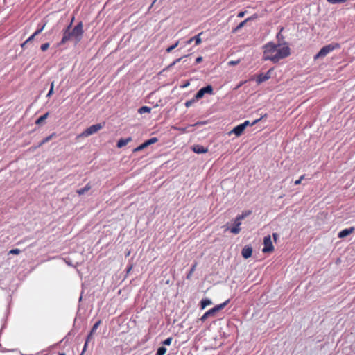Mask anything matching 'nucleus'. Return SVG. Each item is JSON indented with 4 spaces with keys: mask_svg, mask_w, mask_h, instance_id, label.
Here are the masks:
<instances>
[{
    "mask_svg": "<svg viewBox=\"0 0 355 355\" xmlns=\"http://www.w3.org/2000/svg\"><path fill=\"white\" fill-rule=\"evenodd\" d=\"M74 20L73 17L70 24L63 30V36L61 41L58 43L59 46L64 45L69 40H74L76 44L80 42L84 33L83 24L82 21H80L74 28L71 30L72 24Z\"/></svg>",
    "mask_w": 355,
    "mask_h": 355,
    "instance_id": "nucleus-1",
    "label": "nucleus"
},
{
    "mask_svg": "<svg viewBox=\"0 0 355 355\" xmlns=\"http://www.w3.org/2000/svg\"><path fill=\"white\" fill-rule=\"evenodd\" d=\"M105 125V123H100L97 124L92 125L85 129L83 132L78 135L76 137V139H80V138L87 137L90 135H92L99 130H101Z\"/></svg>",
    "mask_w": 355,
    "mask_h": 355,
    "instance_id": "nucleus-2",
    "label": "nucleus"
},
{
    "mask_svg": "<svg viewBox=\"0 0 355 355\" xmlns=\"http://www.w3.org/2000/svg\"><path fill=\"white\" fill-rule=\"evenodd\" d=\"M263 59L264 60H270L275 63V54L276 51V44L272 42H269L263 46Z\"/></svg>",
    "mask_w": 355,
    "mask_h": 355,
    "instance_id": "nucleus-3",
    "label": "nucleus"
},
{
    "mask_svg": "<svg viewBox=\"0 0 355 355\" xmlns=\"http://www.w3.org/2000/svg\"><path fill=\"white\" fill-rule=\"evenodd\" d=\"M338 48H340V44L338 43H331L327 44L321 48L320 51L314 56V59L317 60L320 58H324L329 53Z\"/></svg>",
    "mask_w": 355,
    "mask_h": 355,
    "instance_id": "nucleus-4",
    "label": "nucleus"
},
{
    "mask_svg": "<svg viewBox=\"0 0 355 355\" xmlns=\"http://www.w3.org/2000/svg\"><path fill=\"white\" fill-rule=\"evenodd\" d=\"M291 53V50L288 46L280 47L279 45H276V51L275 54V63L279 62L280 60L288 57Z\"/></svg>",
    "mask_w": 355,
    "mask_h": 355,
    "instance_id": "nucleus-5",
    "label": "nucleus"
},
{
    "mask_svg": "<svg viewBox=\"0 0 355 355\" xmlns=\"http://www.w3.org/2000/svg\"><path fill=\"white\" fill-rule=\"evenodd\" d=\"M263 245L264 247L262 249L263 252L266 253L273 251L274 247L270 235H268L263 238Z\"/></svg>",
    "mask_w": 355,
    "mask_h": 355,
    "instance_id": "nucleus-6",
    "label": "nucleus"
},
{
    "mask_svg": "<svg viewBox=\"0 0 355 355\" xmlns=\"http://www.w3.org/2000/svg\"><path fill=\"white\" fill-rule=\"evenodd\" d=\"M101 322V320H98V321H97V322L94 324V326L92 327V329H91V331H90L89 334V335H88V336H87V340H86V342H85V345H84V347H83V352H82V353H81V354H80V355H83V353H84V352L85 351V349H86V347H87V343H88L89 340L90 339H92V336L96 333V329H98V327H99V325H100Z\"/></svg>",
    "mask_w": 355,
    "mask_h": 355,
    "instance_id": "nucleus-7",
    "label": "nucleus"
},
{
    "mask_svg": "<svg viewBox=\"0 0 355 355\" xmlns=\"http://www.w3.org/2000/svg\"><path fill=\"white\" fill-rule=\"evenodd\" d=\"M157 141H158V139L157 137H152V138L146 140V141H144L143 144H141L137 148H135L133 150V151L137 152V151L141 150L144 149L145 148H146L147 146L156 143Z\"/></svg>",
    "mask_w": 355,
    "mask_h": 355,
    "instance_id": "nucleus-8",
    "label": "nucleus"
},
{
    "mask_svg": "<svg viewBox=\"0 0 355 355\" xmlns=\"http://www.w3.org/2000/svg\"><path fill=\"white\" fill-rule=\"evenodd\" d=\"M272 69H269L266 73H260L257 78V83L261 84L270 78V73Z\"/></svg>",
    "mask_w": 355,
    "mask_h": 355,
    "instance_id": "nucleus-9",
    "label": "nucleus"
},
{
    "mask_svg": "<svg viewBox=\"0 0 355 355\" xmlns=\"http://www.w3.org/2000/svg\"><path fill=\"white\" fill-rule=\"evenodd\" d=\"M245 130L243 126L242 125V124H239L238 125H236V127H234L230 132H229V135H232V134H234L236 137H239L241 136L243 133V131Z\"/></svg>",
    "mask_w": 355,
    "mask_h": 355,
    "instance_id": "nucleus-10",
    "label": "nucleus"
},
{
    "mask_svg": "<svg viewBox=\"0 0 355 355\" xmlns=\"http://www.w3.org/2000/svg\"><path fill=\"white\" fill-rule=\"evenodd\" d=\"M252 248L249 245H245L241 251V254L243 258L248 259L252 256Z\"/></svg>",
    "mask_w": 355,
    "mask_h": 355,
    "instance_id": "nucleus-11",
    "label": "nucleus"
},
{
    "mask_svg": "<svg viewBox=\"0 0 355 355\" xmlns=\"http://www.w3.org/2000/svg\"><path fill=\"white\" fill-rule=\"evenodd\" d=\"M192 150L197 154L205 153L208 151L207 148H205L203 146L199 144L193 146Z\"/></svg>",
    "mask_w": 355,
    "mask_h": 355,
    "instance_id": "nucleus-12",
    "label": "nucleus"
},
{
    "mask_svg": "<svg viewBox=\"0 0 355 355\" xmlns=\"http://www.w3.org/2000/svg\"><path fill=\"white\" fill-rule=\"evenodd\" d=\"M354 230L355 228L354 227L344 229L338 233V236L339 238H345L349 235L351 233H352L354 231Z\"/></svg>",
    "mask_w": 355,
    "mask_h": 355,
    "instance_id": "nucleus-13",
    "label": "nucleus"
},
{
    "mask_svg": "<svg viewBox=\"0 0 355 355\" xmlns=\"http://www.w3.org/2000/svg\"><path fill=\"white\" fill-rule=\"evenodd\" d=\"M202 34V33H200L199 34H198L197 35L190 38L189 40H188L186 43L187 44H191L193 42H195V45H198L201 43L202 40H201V38H200V35Z\"/></svg>",
    "mask_w": 355,
    "mask_h": 355,
    "instance_id": "nucleus-14",
    "label": "nucleus"
},
{
    "mask_svg": "<svg viewBox=\"0 0 355 355\" xmlns=\"http://www.w3.org/2000/svg\"><path fill=\"white\" fill-rule=\"evenodd\" d=\"M132 141V138L130 137L125 138V139H121L117 142V147L121 148L125 146H126L130 141Z\"/></svg>",
    "mask_w": 355,
    "mask_h": 355,
    "instance_id": "nucleus-15",
    "label": "nucleus"
},
{
    "mask_svg": "<svg viewBox=\"0 0 355 355\" xmlns=\"http://www.w3.org/2000/svg\"><path fill=\"white\" fill-rule=\"evenodd\" d=\"M215 312L214 309L211 308V309L206 311L203 315L200 318V320L203 322H205L209 317L213 316L215 315Z\"/></svg>",
    "mask_w": 355,
    "mask_h": 355,
    "instance_id": "nucleus-16",
    "label": "nucleus"
},
{
    "mask_svg": "<svg viewBox=\"0 0 355 355\" xmlns=\"http://www.w3.org/2000/svg\"><path fill=\"white\" fill-rule=\"evenodd\" d=\"M229 302H230V300H227L223 303L218 304V305L215 306L214 307H213L212 309H214L215 313H217L218 311L223 309L225 307V306H227Z\"/></svg>",
    "mask_w": 355,
    "mask_h": 355,
    "instance_id": "nucleus-17",
    "label": "nucleus"
},
{
    "mask_svg": "<svg viewBox=\"0 0 355 355\" xmlns=\"http://www.w3.org/2000/svg\"><path fill=\"white\" fill-rule=\"evenodd\" d=\"M211 304H212V302L211 301V300H209L208 298L202 299L200 301V308L202 309H204L207 306L210 305Z\"/></svg>",
    "mask_w": 355,
    "mask_h": 355,
    "instance_id": "nucleus-18",
    "label": "nucleus"
},
{
    "mask_svg": "<svg viewBox=\"0 0 355 355\" xmlns=\"http://www.w3.org/2000/svg\"><path fill=\"white\" fill-rule=\"evenodd\" d=\"M49 113L46 112L44 115L40 116L35 121L36 125H41L49 116Z\"/></svg>",
    "mask_w": 355,
    "mask_h": 355,
    "instance_id": "nucleus-19",
    "label": "nucleus"
},
{
    "mask_svg": "<svg viewBox=\"0 0 355 355\" xmlns=\"http://www.w3.org/2000/svg\"><path fill=\"white\" fill-rule=\"evenodd\" d=\"M202 89V92H203V93L205 94H213V87L211 85H208L205 87H203L202 88H200Z\"/></svg>",
    "mask_w": 355,
    "mask_h": 355,
    "instance_id": "nucleus-20",
    "label": "nucleus"
},
{
    "mask_svg": "<svg viewBox=\"0 0 355 355\" xmlns=\"http://www.w3.org/2000/svg\"><path fill=\"white\" fill-rule=\"evenodd\" d=\"M91 189L89 184H87L85 187L77 190V193L80 196L83 195L85 192L88 191Z\"/></svg>",
    "mask_w": 355,
    "mask_h": 355,
    "instance_id": "nucleus-21",
    "label": "nucleus"
},
{
    "mask_svg": "<svg viewBox=\"0 0 355 355\" xmlns=\"http://www.w3.org/2000/svg\"><path fill=\"white\" fill-rule=\"evenodd\" d=\"M151 108L148 106H142L139 108L138 112L141 114L150 112Z\"/></svg>",
    "mask_w": 355,
    "mask_h": 355,
    "instance_id": "nucleus-22",
    "label": "nucleus"
},
{
    "mask_svg": "<svg viewBox=\"0 0 355 355\" xmlns=\"http://www.w3.org/2000/svg\"><path fill=\"white\" fill-rule=\"evenodd\" d=\"M243 219V216H237L234 220V226L239 227L241 224V220Z\"/></svg>",
    "mask_w": 355,
    "mask_h": 355,
    "instance_id": "nucleus-23",
    "label": "nucleus"
},
{
    "mask_svg": "<svg viewBox=\"0 0 355 355\" xmlns=\"http://www.w3.org/2000/svg\"><path fill=\"white\" fill-rule=\"evenodd\" d=\"M261 120V119H256L254 120L252 123H250L249 121H244L242 124V125L243 126L244 129L246 128L247 126L248 125H254L255 123H257V122H259V121Z\"/></svg>",
    "mask_w": 355,
    "mask_h": 355,
    "instance_id": "nucleus-24",
    "label": "nucleus"
},
{
    "mask_svg": "<svg viewBox=\"0 0 355 355\" xmlns=\"http://www.w3.org/2000/svg\"><path fill=\"white\" fill-rule=\"evenodd\" d=\"M196 266H197V263H195L191 268L190 270L189 271L187 275V279H190L193 272L195 271L196 270Z\"/></svg>",
    "mask_w": 355,
    "mask_h": 355,
    "instance_id": "nucleus-25",
    "label": "nucleus"
},
{
    "mask_svg": "<svg viewBox=\"0 0 355 355\" xmlns=\"http://www.w3.org/2000/svg\"><path fill=\"white\" fill-rule=\"evenodd\" d=\"M166 352V348L164 347H159L156 352V355H164Z\"/></svg>",
    "mask_w": 355,
    "mask_h": 355,
    "instance_id": "nucleus-26",
    "label": "nucleus"
},
{
    "mask_svg": "<svg viewBox=\"0 0 355 355\" xmlns=\"http://www.w3.org/2000/svg\"><path fill=\"white\" fill-rule=\"evenodd\" d=\"M204 95L205 94L203 93V92H202V89H200L196 94L194 98L196 100H199L200 98H202Z\"/></svg>",
    "mask_w": 355,
    "mask_h": 355,
    "instance_id": "nucleus-27",
    "label": "nucleus"
},
{
    "mask_svg": "<svg viewBox=\"0 0 355 355\" xmlns=\"http://www.w3.org/2000/svg\"><path fill=\"white\" fill-rule=\"evenodd\" d=\"M251 19L250 17H248L247 19H245L244 21H241V23H239L238 25H237V28H239V29H241L244 26L245 24H246L247 21H250Z\"/></svg>",
    "mask_w": 355,
    "mask_h": 355,
    "instance_id": "nucleus-28",
    "label": "nucleus"
},
{
    "mask_svg": "<svg viewBox=\"0 0 355 355\" xmlns=\"http://www.w3.org/2000/svg\"><path fill=\"white\" fill-rule=\"evenodd\" d=\"M241 228L239 227L234 226L230 229V232L234 234H237L240 232Z\"/></svg>",
    "mask_w": 355,
    "mask_h": 355,
    "instance_id": "nucleus-29",
    "label": "nucleus"
},
{
    "mask_svg": "<svg viewBox=\"0 0 355 355\" xmlns=\"http://www.w3.org/2000/svg\"><path fill=\"white\" fill-rule=\"evenodd\" d=\"M178 44H179V42H175L174 44H173V45H171V46L168 47V48L166 49V52H167V53H170V52H171V51H172L175 48H176V47L178 46Z\"/></svg>",
    "mask_w": 355,
    "mask_h": 355,
    "instance_id": "nucleus-30",
    "label": "nucleus"
},
{
    "mask_svg": "<svg viewBox=\"0 0 355 355\" xmlns=\"http://www.w3.org/2000/svg\"><path fill=\"white\" fill-rule=\"evenodd\" d=\"M172 340H173V338L169 337V338H166V340H164L162 342V344L164 345H170L171 344Z\"/></svg>",
    "mask_w": 355,
    "mask_h": 355,
    "instance_id": "nucleus-31",
    "label": "nucleus"
},
{
    "mask_svg": "<svg viewBox=\"0 0 355 355\" xmlns=\"http://www.w3.org/2000/svg\"><path fill=\"white\" fill-rule=\"evenodd\" d=\"M46 25V23H44L41 27L38 28L37 29V31L34 33L35 35H39L44 30Z\"/></svg>",
    "mask_w": 355,
    "mask_h": 355,
    "instance_id": "nucleus-32",
    "label": "nucleus"
},
{
    "mask_svg": "<svg viewBox=\"0 0 355 355\" xmlns=\"http://www.w3.org/2000/svg\"><path fill=\"white\" fill-rule=\"evenodd\" d=\"M347 0H327V2L329 3L335 4V3H344Z\"/></svg>",
    "mask_w": 355,
    "mask_h": 355,
    "instance_id": "nucleus-33",
    "label": "nucleus"
},
{
    "mask_svg": "<svg viewBox=\"0 0 355 355\" xmlns=\"http://www.w3.org/2000/svg\"><path fill=\"white\" fill-rule=\"evenodd\" d=\"M55 136V133L53 132L52 133L51 135H50L49 136L44 138V141H45L46 143H47L48 141H49L51 139H53V137H54Z\"/></svg>",
    "mask_w": 355,
    "mask_h": 355,
    "instance_id": "nucleus-34",
    "label": "nucleus"
},
{
    "mask_svg": "<svg viewBox=\"0 0 355 355\" xmlns=\"http://www.w3.org/2000/svg\"><path fill=\"white\" fill-rule=\"evenodd\" d=\"M49 47V43H44L41 45L40 49L42 51H45Z\"/></svg>",
    "mask_w": 355,
    "mask_h": 355,
    "instance_id": "nucleus-35",
    "label": "nucleus"
},
{
    "mask_svg": "<svg viewBox=\"0 0 355 355\" xmlns=\"http://www.w3.org/2000/svg\"><path fill=\"white\" fill-rule=\"evenodd\" d=\"M21 250L18 248L12 249L10 250L9 254H19L20 253Z\"/></svg>",
    "mask_w": 355,
    "mask_h": 355,
    "instance_id": "nucleus-36",
    "label": "nucleus"
},
{
    "mask_svg": "<svg viewBox=\"0 0 355 355\" xmlns=\"http://www.w3.org/2000/svg\"><path fill=\"white\" fill-rule=\"evenodd\" d=\"M196 100L195 98L192 99V100H189V101H187L185 102V106L187 107H189L190 106H191V105L196 101Z\"/></svg>",
    "mask_w": 355,
    "mask_h": 355,
    "instance_id": "nucleus-37",
    "label": "nucleus"
},
{
    "mask_svg": "<svg viewBox=\"0 0 355 355\" xmlns=\"http://www.w3.org/2000/svg\"><path fill=\"white\" fill-rule=\"evenodd\" d=\"M239 62H240V60H231V61L228 62V65H229V66H234V65L238 64Z\"/></svg>",
    "mask_w": 355,
    "mask_h": 355,
    "instance_id": "nucleus-38",
    "label": "nucleus"
},
{
    "mask_svg": "<svg viewBox=\"0 0 355 355\" xmlns=\"http://www.w3.org/2000/svg\"><path fill=\"white\" fill-rule=\"evenodd\" d=\"M37 36L36 35H35V33H33V35H31L26 41H25V43H28V42H31L32 40H33V39L35 38V37Z\"/></svg>",
    "mask_w": 355,
    "mask_h": 355,
    "instance_id": "nucleus-39",
    "label": "nucleus"
},
{
    "mask_svg": "<svg viewBox=\"0 0 355 355\" xmlns=\"http://www.w3.org/2000/svg\"><path fill=\"white\" fill-rule=\"evenodd\" d=\"M176 130L180 131L181 132H187V127L184 128H175Z\"/></svg>",
    "mask_w": 355,
    "mask_h": 355,
    "instance_id": "nucleus-40",
    "label": "nucleus"
},
{
    "mask_svg": "<svg viewBox=\"0 0 355 355\" xmlns=\"http://www.w3.org/2000/svg\"><path fill=\"white\" fill-rule=\"evenodd\" d=\"M304 175H302L298 180L295 181V185H298L300 184L301 181L304 179Z\"/></svg>",
    "mask_w": 355,
    "mask_h": 355,
    "instance_id": "nucleus-41",
    "label": "nucleus"
},
{
    "mask_svg": "<svg viewBox=\"0 0 355 355\" xmlns=\"http://www.w3.org/2000/svg\"><path fill=\"white\" fill-rule=\"evenodd\" d=\"M184 57H182V58H178L176 59L175 60L173 61V62L172 64H171L170 66H173L175 64H176L177 63H178Z\"/></svg>",
    "mask_w": 355,
    "mask_h": 355,
    "instance_id": "nucleus-42",
    "label": "nucleus"
},
{
    "mask_svg": "<svg viewBox=\"0 0 355 355\" xmlns=\"http://www.w3.org/2000/svg\"><path fill=\"white\" fill-rule=\"evenodd\" d=\"M53 94V89L52 88H50V90L49 91L46 97H50Z\"/></svg>",
    "mask_w": 355,
    "mask_h": 355,
    "instance_id": "nucleus-43",
    "label": "nucleus"
},
{
    "mask_svg": "<svg viewBox=\"0 0 355 355\" xmlns=\"http://www.w3.org/2000/svg\"><path fill=\"white\" fill-rule=\"evenodd\" d=\"M202 60V57L200 56V57H198L196 59V64H198L200 62H201Z\"/></svg>",
    "mask_w": 355,
    "mask_h": 355,
    "instance_id": "nucleus-44",
    "label": "nucleus"
},
{
    "mask_svg": "<svg viewBox=\"0 0 355 355\" xmlns=\"http://www.w3.org/2000/svg\"><path fill=\"white\" fill-rule=\"evenodd\" d=\"M245 14V12L242 11V12H239L237 16H238V17L241 18V17H244Z\"/></svg>",
    "mask_w": 355,
    "mask_h": 355,
    "instance_id": "nucleus-45",
    "label": "nucleus"
},
{
    "mask_svg": "<svg viewBox=\"0 0 355 355\" xmlns=\"http://www.w3.org/2000/svg\"><path fill=\"white\" fill-rule=\"evenodd\" d=\"M250 214V211H248V212H245V213H243L242 214H241L240 216H243V219L248 216L249 214Z\"/></svg>",
    "mask_w": 355,
    "mask_h": 355,
    "instance_id": "nucleus-46",
    "label": "nucleus"
},
{
    "mask_svg": "<svg viewBox=\"0 0 355 355\" xmlns=\"http://www.w3.org/2000/svg\"><path fill=\"white\" fill-rule=\"evenodd\" d=\"M272 237H273V239H274L275 241H276V240L278 239L279 235L277 234V233H273V234H272Z\"/></svg>",
    "mask_w": 355,
    "mask_h": 355,
    "instance_id": "nucleus-47",
    "label": "nucleus"
},
{
    "mask_svg": "<svg viewBox=\"0 0 355 355\" xmlns=\"http://www.w3.org/2000/svg\"><path fill=\"white\" fill-rule=\"evenodd\" d=\"M44 144H46V142H45V141H44V139H42V140L41 141V142L37 145V148L41 147V146H43Z\"/></svg>",
    "mask_w": 355,
    "mask_h": 355,
    "instance_id": "nucleus-48",
    "label": "nucleus"
},
{
    "mask_svg": "<svg viewBox=\"0 0 355 355\" xmlns=\"http://www.w3.org/2000/svg\"><path fill=\"white\" fill-rule=\"evenodd\" d=\"M240 29L239 28H237V26L232 30V33H236L238 31H239Z\"/></svg>",
    "mask_w": 355,
    "mask_h": 355,
    "instance_id": "nucleus-49",
    "label": "nucleus"
},
{
    "mask_svg": "<svg viewBox=\"0 0 355 355\" xmlns=\"http://www.w3.org/2000/svg\"><path fill=\"white\" fill-rule=\"evenodd\" d=\"M198 124H201V123L198 122V123H196V124H194V125H189V127L195 126V125H198Z\"/></svg>",
    "mask_w": 355,
    "mask_h": 355,
    "instance_id": "nucleus-50",
    "label": "nucleus"
},
{
    "mask_svg": "<svg viewBox=\"0 0 355 355\" xmlns=\"http://www.w3.org/2000/svg\"><path fill=\"white\" fill-rule=\"evenodd\" d=\"M53 87H54V82H52L51 84V88H52L53 89Z\"/></svg>",
    "mask_w": 355,
    "mask_h": 355,
    "instance_id": "nucleus-51",
    "label": "nucleus"
},
{
    "mask_svg": "<svg viewBox=\"0 0 355 355\" xmlns=\"http://www.w3.org/2000/svg\"><path fill=\"white\" fill-rule=\"evenodd\" d=\"M27 43H25V42L21 44V47H24V46H26Z\"/></svg>",
    "mask_w": 355,
    "mask_h": 355,
    "instance_id": "nucleus-52",
    "label": "nucleus"
},
{
    "mask_svg": "<svg viewBox=\"0 0 355 355\" xmlns=\"http://www.w3.org/2000/svg\"><path fill=\"white\" fill-rule=\"evenodd\" d=\"M59 355H65V354L64 353H60V354H59Z\"/></svg>",
    "mask_w": 355,
    "mask_h": 355,
    "instance_id": "nucleus-53",
    "label": "nucleus"
}]
</instances>
